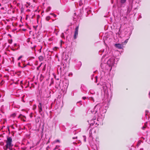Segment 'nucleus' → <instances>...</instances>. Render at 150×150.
Masks as SVG:
<instances>
[{
  "mask_svg": "<svg viewBox=\"0 0 150 150\" xmlns=\"http://www.w3.org/2000/svg\"><path fill=\"white\" fill-rule=\"evenodd\" d=\"M105 108H106L101 111V105L100 104H98L92 110H91L92 113L95 112V115L93 119L91 120L90 122H91V125L97 124V123H95L94 121L96 119H97V120L98 121H101L103 120L104 118L105 114L106 112V108H107V107H105Z\"/></svg>",
  "mask_w": 150,
  "mask_h": 150,
  "instance_id": "f257e3e1",
  "label": "nucleus"
},
{
  "mask_svg": "<svg viewBox=\"0 0 150 150\" xmlns=\"http://www.w3.org/2000/svg\"><path fill=\"white\" fill-rule=\"evenodd\" d=\"M6 144L4 147V150H12L13 145L12 144V139L11 137H8L6 141Z\"/></svg>",
  "mask_w": 150,
  "mask_h": 150,
  "instance_id": "f03ea898",
  "label": "nucleus"
},
{
  "mask_svg": "<svg viewBox=\"0 0 150 150\" xmlns=\"http://www.w3.org/2000/svg\"><path fill=\"white\" fill-rule=\"evenodd\" d=\"M119 59L117 58L115 59L114 57H113L108 61V64L109 67H111L110 70L111 69L112 67L113 66H115V64H117V62H115L117 60V61Z\"/></svg>",
  "mask_w": 150,
  "mask_h": 150,
  "instance_id": "7ed1b4c3",
  "label": "nucleus"
},
{
  "mask_svg": "<svg viewBox=\"0 0 150 150\" xmlns=\"http://www.w3.org/2000/svg\"><path fill=\"white\" fill-rule=\"evenodd\" d=\"M132 2H130L129 3V5L127 8V12L129 13L132 10Z\"/></svg>",
  "mask_w": 150,
  "mask_h": 150,
  "instance_id": "20e7f679",
  "label": "nucleus"
},
{
  "mask_svg": "<svg viewBox=\"0 0 150 150\" xmlns=\"http://www.w3.org/2000/svg\"><path fill=\"white\" fill-rule=\"evenodd\" d=\"M103 88V89L105 93H107L108 91V88L105 83L103 84L102 85Z\"/></svg>",
  "mask_w": 150,
  "mask_h": 150,
  "instance_id": "39448f33",
  "label": "nucleus"
},
{
  "mask_svg": "<svg viewBox=\"0 0 150 150\" xmlns=\"http://www.w3.org/2000/svg\"><path fill=\"white\" fill-rule=\"evenodd\" d=\"M115 46L116 47L120 49H122L123 47L122 44H121L119 43L115 44Z\"/></svg>",
  "mask_w": 150,
  "mask_h": 150,
  "instance_id": "423d86ee",
  "label": "nucleus"
},
{
  "mask_svg": "<svg viewBox=\"0 0 150 150\" xmlns=\"http://www.w3.org/2000/svg\"><path fill=\"white\" fill-rule=\"evenodd\" d=\"M38 107L39 112L40 113H41V112L42 111V104L41 103H39V105H38Z\"/></svg>",
  "mask_w": 150,
  "mask_h": 150,
  "instance_id": "0eeeda50",
  "label": "nucleus"
},
{
  "mask_svg": "<svg viewBox=\"0 0 150 150\" xmlns=\"http://www.w3.org/2000/svg\"><path fill=\"white\" fill-rule=\"evenodd\" d=\"M78 35V32H75L74 33V39H76Z\"/></svg>",
  "mask_w": 150,
  "mask_h": 150,
  "instance_id": "6e6552de",
  "label": "nucleus"
},
{
  "mask_svg": "<svg viewBox=\"0 0 150 150\" xmlns=\"http://www.w3.org/2000/svg\"><path fill=\"white\" fill-rule=\"evenodd\" d=\"M127 0H120V2L122 4H123L125 3Z\"/></svg>",
  "mask_w": 150,
  "mask_h": 150,
  "instance_id": "1a4fd4ad",
  "label": "nucleus"
},
{
  "mask_svg": "<svg viewBox=\"0 0 150 150\" xmlns=\"http://www.w3.org/2000/svg\"><path fill=\"white\" fill-rule=\"evenodd\" d=\"M59 147V146H56L53 149V150H56V149H57L58 150H60L59 149H58Z\"/></svg>",
  "mask_w": 150,
  "mask_h": 150,
  "instance_id": "9d476101",
  "label": "nucleus"
},
{
  "mask_svg": "<svg viewBox=\"0 0 150 150\" xmlns=\"http://www.w3.org/2000/svg\"><path fill=\"white\" fill-rule=\"evenodd\" d=\"M24 116H23L22 115L20 114L19 116H18V118H21V120H23L22 117H24Z\"/></svg>",
  "mask_w": 150,
  "mask_h": 150,
  "instance_id": "9b49d317",
  "label": "nucleus"
},
{
  "mask_svg": "<svg viewBox=\"0 0 150 150\" xmlns=\"http://www.w3.org/2000/svg\"><path fill=\"white\" fill-rule=\"evenodd\" d=\"M79 30V26H77L75 28V32H78Z\"/></svg>",
  "mask_w": 150,
  "mask_h": 150,
  "instance_id": "f8f14e48",
  "label": "nucleus"
},
{
  "mask_svg": "<svg viewBox=\"0 0 150 150\" xmlns=\"http://www.w3.org/2000/svg\"><path fill=\"white\" fill-rule=\"evenodd\" d=\"M39 59L41 61L43 59V57L42 56H40L39 57Z\"/></svg>",
  "mask_w": 150,
  "mask_h": 150,
  "instance_id": "ddd939ff",
  "label": "nucleus"
},
{
  "mask_svg": "<svg viewBox=\"0 0 150 150\" xmlns=\"http://www.w3.org/2000/svg\"><path fill=\"white\" fill-rule=\"evenodd\" d=\"M83 140L84 141V142H86V137L85 136H83Z\"/></svg>",
  "mask_w": 150,
  "mask_h": 150,
  "instance_id": "4468645a",
  "label": "nucleus"
},
{
  "mask_svg": "<svg viewBox=\"0 0 150 150\" xmlns=\"http://www.w3.org/2000/svg\"><path fill=\"white\" fill-rule=\"evenodd\" d=\"M50 19V17L49 16H47L46 17V20L47 21H48Z\"/></svg>",
  "mask_w": 150,
  "mask_h": 150,
  "instance_id": "2eb2a0df",
  "label": "nucleus"
},
{
  "mask_svg": "<svg viewBox=\"0 0 150 150\" xmlns=\"http://www.w3.org/2000/svg\"><path fill=\"white\" fill-rule=\"evenodd\" d=\"M61 37L62 38H64L65 37H64V34L63 33H62V34H61Z\"/></svg>",
  "mask_w": 150,
  "mask_h": 150,
  "instance_id": "dca6fc26",
  "label": "nucleus"
},
{
  "mask_svg": "<svg viewBox=\"0 0 150 150\" xmlns=\"http://www.w3.org/2000/svg\"><path fill=\"white\" fill-rule=\"evenodd\" d=\"M22 57V56H20L18 59V60H19Z\"/></svg>",
  "mask_w": 150,
  "mask_h": 150,
  "instance_id": "f3484780",
  "label": "nucleus"
},
{
  "mask_svg": "<svg viewBox=\"0 0 150 150\" xmlns=\"http://www.w3.org/2000/svg\"><path fill=\"white\" fill-rule=\"evenodd\" d=\"M128 39H127L125 40V41L124 42V43L125 44H126L127 43V41H128Z\"/></svg>",
  "mask_w": 150,
  "mask_h": 150,
  "instance_id": "a211bd4d",
  "label": "nucleus"
},
{
  "mask_svg": "<svg viewBox=\"0 0 150 150\" xmlns=\"http://www.w3.org/2000/svg\"><path fill=\"white\" fill-rule=\"evenodd\" d=\"M90 100H93V102H94V99H93V97H91V98H90Z\"/></svg>",
  "mask_w": 150,
  "mask_h": 150,
  "instance_id": "6ab92c4d",
  "label": "nucleus"
},
{
  "mask_svg": "<svg viewBox=\"0 0 150 150\" xmlns=\"http://www.w3.org/2000/svg\"><path fill=\"white\" fill-rule=\"evenodd\" d=\"M51 14L54 17L56 16V15L54 13H52Z\"/></svg>",
  "mask_w": 150,
  "mask_h": 150,
  "instance_id": "aec40b11",
  "label": "nucleus"
},
{
  "mask_svg": "<svg viewBox=\"0 0 150 150\" xmlns=\"http://www.w3.org/2000/svg\"><path fill=\"white\" fill-rule=\"evenodd\" d=\"M36 108V106L35 105H34L33 107V109H35Z\"/></svg>",
  "mask_w": 150,
  "mask_h": 150,
  "instance_id": "412c9836",
  "label": "nucleus"
},
{
  "mask_svg": "<svg viewBox=\"0 0 150 150\" xmlns=\"http://www.w3.org/2000/svg\"><path fill=\"white\" fill-rule=\"evenodd\" d=\"M82 4H81V1H80V2H79V5L80 6H81L82 5Z\"/></svg>",
  "mask_w": 150,
  "mask_h": 150,
  "instance_id": "4be33fe9",
  "label": "nucleus"
},
{
  "mask_svg": "<svg viewBox=\"0 0 150 150\" xmlns=\"http://www.w3.org/2000/svg\"><path fill=\"white\" fill-rule=\"evenodd\" d=\"M83 99V100H85L86 99V97H83L82 98Z\"/></svg>",
  "mask_w": 150,
  "mask_h": 150,
  "instance_id": "5701e85b",
  "label": "nucleus"
},
{
  "mask_svg": "<svg viewBox=\"0 0 150 150\" xmlns=\"http://www.w3.org/2000/svg\"><path fill=\"white\" fill-rule=\"evenodd\" d=\"M77 137H74L73 138V139H77Z\"/></svg>",
  "mask_w": 150,
  "mask_h": 150,
  "instance_id": "b1692460",
  "label": "nucleus"
},
{
  "mask_svg": "<svg viewBox=\"0 0 150 150\" xmlns=\"http://www.w3.org/2000/svg\"><path fill=\"white\" fill-rule=\"evenodd\" d=\"M55 142H59V140H56V141H55Z\"/></svg>",
  "mask_w": 150,
  "mask_h": 150,
  "instance_id": "393cba45",
  "label": "nucleus"
},
{
  "mask_svg": "<svg viewBox=\"0 0 150 150\" xmlns=\"http://www.w3.org/2000/svg\"><path fill=\"white\" fill-rule=\"evenodd\" d=\"M142 128L143 129H144L145 128V127L144 126H143L142 127Z\"/></svg>",
  "mask_w": 150,
  "mask_h": 150,
  "instance_id": "a878e982",
  "label": "nucleus"
},
{
  "mask_svg": "<svg viewBox=\"0 0 150 150\" xmlns=\"http://www.w3.org/2000/svg\"><path fill=\"white\" fill-rule=\"evenodd\" d=\"M120 16H123V14H121H121H120Z\"/></svg>",
  "mask_w": 150,
  "mask_h": 150,
  "instance_id": "bb28decb",
  "label": "nucleus"
},
{
  "mask_svg": "<svg viewBox=\"0 0 150 150\" xmlns=\"http://www.w3.org/2000/svg\"><path fill=\"white\" fill-rule=\"evenodd\" d=\"M12 115L13 116H14V117L15 115V114H13Z\"/></svg>",
  "mask_w": 150,
  "mask_h": 150,
  "instance_id": "cd10ccee",
  "label": "nucleus"
},
{
  "mask_svg": "<svg viewBox=\"0 0 150 150\" xmlns=\"http://www.w3.org/2000/svg\"><path fill=\"white\" fill-rule=\"evenodd\" d=\"M20 82H21V83H22V81H21Z\"/></svg>",
  "mask_w": 150,
  "mask_h": 150,
  "instance_id": "c85d7f7f",
  "label": "nucleus"
},
{
  "mask_svg": "<svg viewBox=\"0 0 150 150\" xmlns=\"http://www.w3.org/2000/svg\"><path fill=\"white\" fill-rule=\"evenodd\" d=\"M68 30H66V33H67V31Z\"/></svg>",
  "mask_w": 150,
  "mask_h": 150,
  "instance_id": "c756f323",
  "label": "nucleus"
},
{
  "mask_svg": "<svg viewBox=\"0 0 150 150\" xmlns=\"http://www.w3.org/2000/svg\"><path fill=\"white\" fill-rule=\"evenodd\" d=\"M149 97H150V92L149 93Z\"/></svg>",
  "mask_w": 150,
  "mask_h": 150,
  "instance_id": "7c9ffc66",
  "label": "nucleus"
},
{
  "mask_svg": "<svg viewBox=\"0 0 150 150\" xmlns=\"http://www.w3.org/2000/svg\"><path fill=\"white\" fill-rule=\"evenodd\" d=\"M20 64V63H18V65Z\"/></svg>",
  "mask_w": 150,
  "mask_h": 150,
  "instance_id": "2f4dec72",
  "label": "nucleus"
},
{
  "mask_svg": "<svg viewBox=\"0 0 150 150\" xmlns=\"http://www.w3.org/2000/svg\"><path fill=\"white\" fill-rule=\"evenodd\" d=\"M23 120V121H25L24 120Z\"/></svg>",
  "mask_w": 150,
  "mask_h": 150,
  "instance_id": "473e14b6",
  "label": "nucleus"
},
{
  "mask_svg": "<svg viewBox=\"0 0 150 150\" xmlns=\"http://www.w3.org/2000/svg\"><path fill=\"white\" fill-rule=\"evenodd\" d=\"M73 143H74H74H75V142H73Z\"/></svg>",
  "mask_w": 150,
  "mask_h": 150,
  "instance_id": "72a5a7b5",
  "label": "nucleus"
},
{
  "mask_svg": "<svg viewBox=\"0 0 150 150\" xmlns=\"http://www.w3.org/2000/svg\"><path fill=\"white\" fill-rule=\"evenodd\" d=\"M48 8H49L50 9V7H49Z\"/></svg>",
  "mask_w": 150,
  "mask_h": 150,
  "instance_id": "f704fd0d",
  "label": "nucleus"
}]
</instances>
